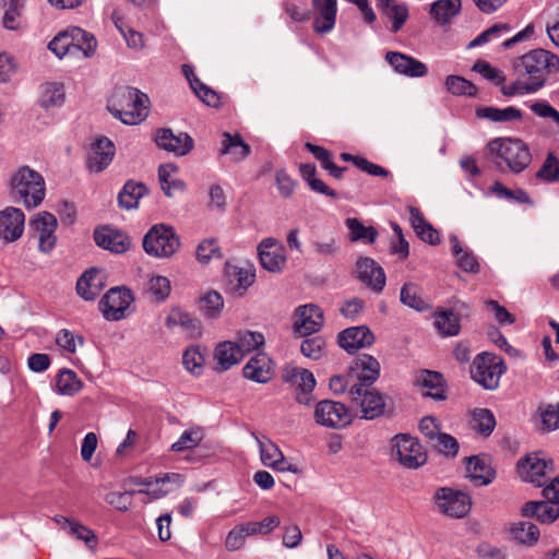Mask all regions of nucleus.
<instances>
[{"label": "nucleus", "mask_w": 559, "mask_h": 559, "mask_svg": "<svg viewBox=\"0 0 559 559\" xmlns=\"http://www.w3.org/2000/svg\"><path fill=\"white\" fill-rule=\"evenodd\" d=\"M490 162L500 171L522 173L532 162L528 146L520 139L497 138L487 144Z\"/></svg>", "instance_id": "obj_1"}, {"label": "nucleus", "mask_w": 559, "mask_h": 559, "mask_svg": "<svg viewBox=\"0 0 559 559\" xmlns=\"http://www.w3.org/2000/svg\"><path fill=\"white\" fill-rule=\"evenodd\" d=\"M108 110L122 123L135 126L148 116L150 98L135 87H118L109 99Z\"/></svg>", "instance_id": "obj_2"}, {"label": "nucleus", "mask_w": 559, "mask_h": 559, "mask_svg": "<svg viewBox=\"0 0 559 559\" xmlns=\"http://www.w3.org/2000/svg\"><path fill=\"white\" fill-rule=\"evenodd\" d=\"M514 69L520 75L527 76L531 83H538L542 90L548 75L558 72L559 57L542 48L533 49L516 59Z\"/></svg>", "instance_id": "obj_3"}, {"label": "nucleus", "mask_w": 559, "mask_h": 559, "mask_svg": "<svg viewBox=\"0 0 559 559\" xmlns=\"http://www.w3.org/2000/svg\"><path fill=\"white\" fill-rule=\"evenodd\" d=\"M13 198L19 199L27 209L41 204L46 195L44 177L28 166L20 167L10 178Z\"/></svg>", "instance_id": "obj_4"}, {"label": "nucleus", "mask_w": 559, "mask_h": 559, "mask_svg": "<svg viewBox=\"0 0 559 559\" xmlns=\"http://www.w3.org/2000/svg\"><path fill=\"white\" fill-rule=\"evenodd\" d=\"M507 367L503 359L492 353L478 354L472 364V379L486 390H496Z\"/></svg>", "instance_id": "obj_5"}, {"label": "nucleus", "mask_w": 559, "mask_h": 559, "mask_svg": "<svg viewBox=\"0 0 559 559\" xmlns=\"http://www.w3.org/2000/svg\"><path fill=\"white\" fill-rule=\"evenodd\" d=\"M180 240L173 227L154 225L143 238L144 251L155 258H169L179 248Z\"/></svg>", "instance_id": "obj_6"}, {"label": "nucleus", "mask_w": 559, "mask_h": 559, "mask_svg": "<svg viewBox=\"0 0 559 559\" xmlns=\"http://www.w3.org/2000/svg\"><path fill=\"white\" fill-rule=\"evenodd\" d=\"M432 500L439 513L453 519L465 518L472 508L469 495L451 487L438 488Z\"/></svg>", "instance_id": "obj_7"}, {"label": "nucleus", "mask_w": 559, "mask_h": 559, "mask_svg": "<svg viewBox=\"0 0 559 559\" xmlns=\"http://www.w3.org/2000/svg\"><path fill=\"white\" fill-rule=\"evenodd\" d=\"M391 454L406 468H418L427 461V455L423 451L417 439L409 435H397L392 439Z\"/></svg>", "instance_id": "obj_8"}, {"label": "nucleus", "mask_w": 559, "mask_h": 559, "mask_svg": "<svg viewBox=\"0 0 559 559\" xmlns=\"http://www.w3.org/2000/svg\"><path fill=\"white\" fill-rule=\"evenodd\" d=\"M313 416L318 425L333 429L344 428L352 423V415L347 406L331 400L317 403Z\"/></svg>", "instance_id": "obj_9"}, {"label": "nucleus", "mask_w": 559, "mask_h": 559, "mask_svg": "<svg viewBox=\"0 0 559 559\" xmlns=\"http://www.w3.org/2000/svg\"><path fill=\"white\" fill-rule=\"evenodd\" d=\"M258 257L261 266L267 272L280 274L286 267V249L276 238L262 239L258 245Z\"/></svg>", "instance_id": "obj_10"}, {"label": "nucleus", "mask_w": 559, "mask_h": 559, "mask_svg": "<svg viewBox=\"0 0 559 559\" xmlns=\"http://www.w3.org/2000/svg\"><path fill=\"white\" fill-rule=\"evenodd\" d=\"M252 437L258 444L260 460L264 466L277 472L299 473V468L285 459L283 452L271 439L265 436H259L255 432H252Z\"/></svg>", "instance_id": "obj_11"}, {"label": "nucleus", "mask_w": 559, "mask_h": 559, "mask_svg": "<svg viewBox=\"0 0 559 559\" xmlns=\"http://www.w3.org/2000/svg\"><path fill=\"white\" fill-rule=\"evenodd\" d=\"M283 380L297 389L296 400L299 404L310 405L311 393L317 384L311 371L299 367H287L283 372Z\"/></svg>", "instance_id": "obj_12"}, {"label": "nucleus", "mask_w": 559, "mask_h": 559, "mask_svg": "<svg viewBox=\"0 0 559 559\" xmlns=\"http://www.w3.org/2000/svg\"><path fill=\"white\" fill-rule=\"evenodd\" d=\"M133 296L129 289L111 288L100 300L103 316L110 321H118L126 317Z\"/></svg>", "instance_id": "obj_13"}, {"label": "nucleus", "mask_w": 559, "mask_h": 559, "mask_svg": "<svg viewBox=\"0 0 559 559\" xmlns=\"http://www.w3.org/2000/svg\"><path fill=\"white\" fill-rule=\"evenodd\" d=\"M58 223L55 215L48 212L38 213L32 221L31 227L38 237V248L44 253H49L56 246L55 235Z\"/></svg>", "instance_id": "obj_14"}, {"label": "nucleus", "mask_w": 559, "mask_h": 559, "mask_svg": "<svg viewBox=\"0 0 559 559\" xmlns=\"http://www.w3.org/2000/svg\"><path fill=\"white\" fill-rule=\"evenodd\" d=\"M360 408L361 418L367 420L376 419L384 414L385 401L382 393L372 388L359 385V397L352 399Z\"/></svg>", "instance_id": "obj_15"}, {"label": "nucleus", "mask_w": 559, "mask_h": 559, "mask_svg": "<svg viewBox=\"0 0 559 559\" xmlns=\"http://www.w3.org/2000/svg\"><path fill=\"white\" fill-rule=\"evenodd\" d=\"M25 225V215L22 210L8 206L0 212V239L13 242L21 238Z\"/></svg>", "instance_id": "obj_16"}, {"label": "nucleus", "mask_w": 559, "mask_h": 559, "mask_svg": "<svg viewBox=\"0 0 559 559\" xmlns=\"http://www.w3.org/2000/svg\"><path fill=\"white\" fill-rule=\"evenodd\" d=\"M323 325L322 310L312 304L300 306L296 311L295 332L306 336L318 332Z\"/></svg>", "instance_id": "obj_17"}, {"label": "nucleus", "mask_w": 559, "mask_h": 559, "mask_svg": "<svg viewBox=\"0 0 559 559\" xmlns=\"http://www.w3.org/2000/svg\"><path fill=\"white\" fill-rule=\"evenodd\" d=\"M349 371L357 384L369 388L380 376V364L373 356L365 354L355 358Z\"/></svg>", "instance_id": "obj_18"}, {"label": "nucleus", "mask_w": 559, "mask_h": 559, "mask_svg": "<svg viewBox=\"0 0 559 559\" xmlns=\"http://www.w3.org/2000/svg\"><path fill=\"white\" fill-rule=\"evenodd\" d=\"M385 61L396 73L408 78H423L428 73V68L424 62L402 52H386Z\"/></svg>", "instance_id": "obj_19"}, {"label": "nucleus", "mask_w": 559, "mask_h": 559, "mask_svg": "<svg viewBox=\"0 0 559 559\" xmlns=\"http://www.w3.org/2000/svg\"><path fill=\"white\" fill-rule=\"evenodd\" d=\"M358 278L376 293L383 290L385 286V273L383 269L371 258H360L356 263Z\"/></svg>", "instance_id": "obj_20"}, {"label": "nucleus", "mask_w": 559, "mask_h": 559, "mask_svg": "<svg viewBox=\"0 0 559 559\" xmlns=\"http://www.w3.org/2000/svg\"><path fill=\"white\" fill-rule=\"evenodd\" d=\"M373 343L374 336L367 325L347 328L338 335L340 346L348 353H355Z\"/></svg>", "instance_id": "obj_21"}, {"label": "nucleus", "mask_w": 559, "mask_h": 559, "mask_svg": "<svg viewBox=\"0 0 559 559\" xmlns=\"http://www.w3.org/2000/svg\"><path fill=\"white\" fill-rule=\"evenodd\" d=\"M155 142L158 147L178 156L188 154L193 147V140L189 134H174L170 129L158 130Z\"/></svg>", "instance_id": "obj_22"}, {"label": "nucleus", "mask_w": 559, "mask_h": 559, "mask_svg": "<svg viewBox=\"0 0 559 559\" xmlns=\"http://www.w3.org/2000/svg\"><path fill=\"white\" fill-rule=\"evenodd\" d=\"M94 240L98 247L115 253H123L131 246L130 238L124 233L110 227L96 229Z\"/></svg>", "instance_id": "obj_23"}, {"label": "nucleus", "mask_w": 559, "mask_h": 559, "mask_svg": "<svg viewBox=\"0 0 559 559\" xmlns=\"http://www.w3.org/2000/svg\"><path fill=\"white\" fill-rule=\"evenodd\" d=\"M312 7L316 11L314 31L319 34L331 32L336 22L337 0H318Z\"/></svg>", "instance_id": "obj_24"}, {"label": "nucleus", "mask_w": 559, "mask_h": 559, "mask_svg": "<svg viewBox=\"0 0 559 559\" xmlns=\"http://www.w3.org/2000/svg\"><path fill=\"white\" fill-rule=\"evenodd\" d=\"M115 146L107 138L97 139L91 146L87 164L93 171L104 170L112 160Z\"/></svg>", "instance_id": "obj_25"}, {"label": "nucleus", "mask_w": 559, "mask_h": 559, "mask_svg": "<svg viewBox=\"0 0 559 559\" xmlns=\"http://www.w3.org/2000/svg\"><path fill=\"white\" fill-rule=\"evenodd\" d=\"M105 287V276L97 269L85 271L76 282V292L85 300H94Z\"/></svg>", "instance_id": "obj_26"}, {"label": "nucleus", "mask_w": 559, "mask_h": 559, "mask_svg": "<svg viewBox=\"0 0 559 559\" xmlns=\"http://www.w3.org/2000/svg\"><path fill=\"white\" fill-rule=\"evenodd\" d=\"M548 469V463L537 454H528L518 463V471L525 481L543 486L542 478Z\"/></svg>", "instance_id": "obj_27"}, {"label": "nucleus", "mask_w": 559, "mask_h": 559, "mask_svg": "<svg viewBox=\"0 0 559 559\" xmlns=\"http://www.w3.org/2000/svg\"><path fill=\"white\" fill-rule=\"evenodd\" d=\"M242 371L246 379L266 383L272 379L273 364L265 354L259 353L245 365Z\"/></svg>", "instance_id": "obj_28"}, {"label": "nucleus", "mask_w": 559, "mask_h": 559, "mask_svg": "<svg viewBox=\"0 0 559 559\" xmlns=\"http://www.w3.org/2000/svg\"><path fill=\"white\" fill-rule=\"evenodd\" d=\"M475 114L477 118L486 119L492 123H510L521 121L523 119V112L514 106H508L504 108L480 106L476 108Z\"/></svg>", "instance_id": "obj_29"}, {"label": "nucleus", "mask_w": 559, "mask_h": 559, "mask_svg": "<svg viewBox=\"0 0 559 559\" xmlns=\"http://www.w3.org/2000/svg\"><path fill=\"white\" fill-rule=\"evenodd\" d=\"M82 28L73 27L71 29L60 32L48 44L49 50L59 59L67 55H76L74 41L83 38Z\"/></svg>", "instance_id": "obj_30"}, {"label": "nucleus", "mask_w": 559, "mask_h": 559, "mask_svg": "<svg viewBox=\"0 0 559 559\" xmlns=\"http://www.w3.org/2000/svg\"><path fill=\"white\" fill-rule=\"evenodd\" d=\"M417 384L423 396L438 401L447 397L443 377L437 371L423 370L417 378Z\"/></svg>", "instance_id": "obj_31"}, {"label": "nucleus", "mask_w": 559, "mask_h": 559, "mask_svg": "<svg viewBox=\"0 0 559 559\" xmlns=\"http://www.w3.org/2000/svg\"><path fill=\"white\" fill-rule=\"evenodd\" d=\"M377 7L392 22L391 32H400L408 19L407 5L396 0H377Z\"/></svg>", "instance_id": "obj_32"}, {"label": "nucleus", "mask_w": 559, "mask_h": 559, "mask_svg": "<svg viewBox=\"0 0 559 559\" xmlns=\"http://www.w3.org/2000/svg\"><path fill=\"white\" fill-rule=\"evenodd\" d=\"M466 472L467 477L476 486L489 485L495 479V471L492 467L485 459L477 455L467 457Z\"/></svg>", "instance_id": "obj_33"}, {"label": "nucleus", "mask_w": 559, "mask_h": 559, "mask_svg": "<svg viewBox=\"0 0 559 559\" xmlns=\"http://www.w3.org/2000/svg\"><path fill=\"white\" fill-rule=\"evenodd\" d=\"M558 503L550 501H531L523 509L524 516L536 518L542 523H552L559 518Z\"/></svg>", "instance_id": "obj_34"}, {"label": "nucleus", "mask_w": 559, "mask_h": 559, "mask_svg": "<svg viewBox=\"0 0 559 559\" xmlns=\"http://www.w3.org/2000/svg\"><path fill=\"white\" fill-rule=\"evenodd\" d=\"M214 358L216 360L215 369L217 371H226L233 366L239 364L243 356L234 342L225 341L216 346Z\"/></svg>", "instance_id": "obj_35"}, {"label": "nucleus", "mask_w": 559, "mask_h": 559, "mask_svg": "<svg viewBox=\"0 0 559 559\" xmlns=\"http://www.w3.org/2000/svg\"><path fill=\"white\" fill-rule=\"evenodd\" d=\"M409 222L417 236L429 245L440 242L438 231L429 224L417 207H409Z\"/></svg>", "instance_id": "obj_36"}, {"label": "nucleus", "mask_w": 559, "mask_h": 559, "mask_svg": "<svg viewBox=\"0 0 559 559\" xmlns=\"http://www.w3.org/2000/svg\"><path fill=\"white\" fill-rule=\"evenodd\" d=\"M461 11V0H437L430 4L429 13L440 25H445Z\"/></svg>", "instance_id": "obj_37"}, {"label": "nucleus", "mask_w": 559, "mask_h": 559, "mask_svg": "<svg viewBox=\"0 0 559 559\" xmlns=\"http://www.w3.org/2000/svg\"><path fill=\"white\" fill-rule=\"evenodd\" d=\"M147 192L146 187L141 182L129 180L118 194L119 206L126 210L136 209L140 199Z\"/></svg>", "instance_id": "obj_38"}, {"label": "nucleus", "mask_w": 559, "mask_h": 559, "mask_svg": "<svg viewBox=\"0 0 559 559\" xmlns=\"http://www.w3.org/2000/svg\"><path fill=\"white\" fill-rule=\"evenodd\" d=\"M450 241L457 265L465 272H478L479 263L474 253L468 248H463L455 235L450 236Z\"/></svg>", "instance_id": "obj_39"}, {"label": "nucleus", "mask_w": 559, "mask_h": 559, "mask_svg": "<svg viewBox=\"0 0 559 559\" xmlns=\"http://www.w3.org/2000/svg\"><path fill=\"white\" fill-rule=\"evenodd\" d=\"M222 154H230L239 162L250 154V146L245 143L239 134L223 133Z\"/></svg>", "instance_id": "obj_40"}, {"label": "nucleus", "mask_w": 559, "mask_h": 559, "mask_svg": "<svg viewBox=\"0 0 559 559\" xmlns=\"http://www.w3.org/2000/svg\"><path fill=\"white\" fill-rule=\"evenodd\" d=\"M83 386L78 374L71 369H62L59 371L56 382V392L64 396H73Z\"/></svg>", "instance_id": "obj_41"}, {"label": "nucleus", "mask_w": 559, "mask_h": 559, "mask_svg": "<svg viewBox=\"0 0 559 559\" xmlns=\"http://www.w3.org/2000/svg\"><path fill=\"white\" fill-rule=\"evenodd\" d=\"M226 273L231 284H235V290L242 295L254 282L255 274L250 269L227 265Z\"/></svg>", "instance_id": "obj_42"}, {"label": "nucleus", "mask_w": 559, "mask_h": 559, "mask_svg": "<svg viewBox=\"0 0 559 559\" xmlns=\"http://www.w3.org/2000/svg\"><path fill=\"white\" fill-rule=\"evenodd\" d=\"M433 324L443 336H455L461 330L460 318L451 310L436 312Z\"/></svg>", "instance_id": "obj_43"}, {"label": "nucleus", "mask_w": 559, "mask_h": 559, "mask_svg": "<svg viewBox=\"0 0 559 559\" xmlns=\"http://www.w3.org/2000/svg\"><path fill=\"white\" fill-rule=\"evenodd\" d=\"M359 385L349 370L346 374L333 376L330 379V390L336 395L347 392L350 400L359 397Z\"/></svg>", "instance_id": "obj_44"}, {"label": "nucleus", "mask_w": 559, "mask_h": 559, "mask_svg": "<svg viewBox=\"0 0 559 559\" xmlns=\"http://www.w3.org/2000/svg\"><path fill=\"white\" fill-rule=\"evenodd\" d=\"M349 230L352 241H362L366 243H373L378 237V231L371 226H365L358 218L350 217L345 222Z\"/></svg>", "instance_id": "obj_45"}, {"label": "nucleus", "mask_w": 559, "mask_h": 559, "mask_svg": "<svg viewBox=\"0 0 559 559\" xmlns=\"http://www.w3.org/2000/svg\"><path fill=\"white\" fill-rule=\"evenodd\" d=\"M511 537L522 545L532 546L539 538V530L531 522H518L510 528Z\"/></svg>", "instance_id": "obj_46"}, {"label": "nucleus", "mask_w": 559, "mask_h": 559, "mask_svg": "<svg viewBox=\"0 0 559 559\" xmlns=\"http://www.w3.org/2000/svg\"><path fill=\"white\" fill-rule=\"evenodd\" d=\"M66 97L63 84L51 82L41 86L40 104L44 108L59 107Z\"/></svg>", "instance_id": "obj_47"}, {"label": "nucleus", "mask_w": 559, "mask_h": 559, "mask_svg": "<svg viewBox=\"0 0 559 559\" xmlns=\"http://www.w3.org/2000/svg\"><path fill=\"white\" fill-rule=\"evenodd\" d=\"M400 300L403 305L417 311H424L429 308V305L420 296L419 286L414 283H405L402 286Z\"/></svg>", "instance_id": "obj_48"}, {"label": "nucleus", "mask_w": 559, "mask_h": 559, "mask_svg": "<svg viewBox=\"0 0 559 559\" xmlns=\"http://www.w3.org/2000/svg\"><path fill=\"white\" fill-rule=\"evenodd\" d=\"M496 426L493 414L487 408H477L472 413L471 427L483 436H489Z\"/></svg>", "instance_id": "obj_49"}, {"label": "nucleus", "mask_w": 559, "mask_h": 559, "mask_svg": "<svg viewBox=\"0 0 559 559\" xmlns=\"http://www.w3.org/2000/svg\"><path fill=\"white\" fill-rule=\"evenodd\" d=\"M234 344L238 347L241 355L259 349L264 344V336L260 332L240 331Z\"/></svg>", "instance_id": "obj_50"}, {"label": "nucleus", "mask_w": 559, "mask_h": 559, "mask_svg": "<svg viewBox=\"0 0 559 559\" xmlns=\"http://www.w3.org/2000/svg\"><path fill=\"white\" fill-rule=\"evenodd\" d=\"M165 324L168 329L181 328L190 333L199 329L197 320L180 309H173L167 316Z\"/></svg>", "instance_id": "obj_51"}, {"label": "nucleus", "mask_w": 559, "mask_h": 559, "mask_svg": "<svg viewBox=\"0 0 559 559\" xmlns=\"http://www.w3.org/2000/svg\"><path fill=\"white\" fill-rule=\"evenodd\" d=\"M252 536L248 524H239L234 526L226 535L225 548L227 551H237L246 544V538Z\"/></svg>", "instance_id": "obj_52"}, {"label": "nucleus", "mask_w": 559, "mask_h": 559, "mask_svg": "<svg viewBox=\"0 0 559 559\" xmlns=\"http://www.w3.org/2000/svg\"><path fill=\"white\" fill-rule=\"evenodd\" d=\"M205 362L204 355L200 346L192 345L188 347L182 355V364L187 371L193 374H201Z\"/></svg>", "instance_id": "obj_53"}, {"label": "nucleus", "mask_w": 559, "mask_h": 559, "mask_svg": "<svg viewBox=\"0 0 559 559\" xmlns=\"http://www.w3.org/2000/svg\"><path fill=\"white\" fill-rule=\"evenodd\" d=\"M447 91L456 96H475L477 94L476 86L460 75H449L445 79Z\"/></svg>", "instance_id": "obj_54"}, {"label": "nucleus", "mask_w": 559, "mask_h": 559, "mask_svg": "<svg viewBox=\"0 0 559 559\" xmlns=\"http://www.w3.org/2000/svg\"><path fill=\"white\" fill-rule=\"evenodd\" d=\"M197 260L201 264H209L213 259L221 258V248L217 239L206 238L202 240L195 250Z\"/></svg>", "instance_id": "obj_55"}, {"label": "nucleus", "mask_w": 559, "mask_h": 559, "mask_svg": "<svg viewBox=\"0 0 559 559\" xmlns=\"http://www.w3.org/2000/svg\"><path fill=\"white\" fill-rule=\"evenodd\" d=\"M499 86L501 93L507 97L535 94L540 90V85L538 83H531L530 81L523 82L521 80L513 81L510 84L503 83Z\"/></svg>", "instance_id": "obj_56"}, {"label": "nucleus", "mask_w": 559, "mask_h": 559, "mask_svg": "<svg viewBox=\"0 0 559 559\" xmlns=\"http://www.w3.org/2000/svg\"><path fill=\"white\" fill-rule=\"evenodd\" d=\"M112 20H114L115 26L118 28V31L124 38L129 48L142 49L144 47L143 35L140 32L126 26L122 19L119 17L117 15V13H114Z\"/></svg>", "instance_id": "obj_57"}, {"label": "nucleus", "mask_w": 559, "mask_h": 559, "mask_svg": "<svg viewBox=\"0 0 559 559\" xmlns=\"http://www.w3.org/2000/svg\"><path fill=\"white\" fill-rule=\"evenodd\" d=\"M540 430L552 431L559 428V404H548L539 407Z\"/></svg>", "instance_id": "obj_58"}, {"label": "nucleus", "mask_w": 559, "mask_h": 559, "mask_svg": "<svg viewBox=\"0 0 559 559\" xmlns=\"http://www.w3.org/2000/svg\"><path fill=\"white\" fill-rule=\"evenodd\" d=\"M203 438V433L199 428H191L185 430L180 438L174 442L170 449L175 452H181L197 447Z\"/></svg>", "instance_id": "obj_59"}, {"label": "nucleus", "mask_w": 559, "mask_h": 559, "mask_svg": "<svg viewBox=\"0 0 559 559\" xmlns=\"http://www.w3.org/2000/svg\"><path fill=\"white\" fill-rule=\"evenodd\" d=\"M224 306L223 297L215 290L207 292L201 298V307L204 314L209 318H216L219 316Z\"/></svg>", "instance_id": "obj_60"}, {"label": "nucleus", "mask_w": 559, "mask_h": 559, "mask_svg": "<svg viewBox=\"0 0 559 559\" xmlns=\"http://www.w3.org/2000/svg\"><path fill=\"white\" fill-rule=\"evenodd\" d=\"M56 343L62 350L74 354L78 345L84 344V338L68 329H62L56 335Z\"/></svg>", "instance_id": "obj_61"}, {"label": "nucleus", "mask_w": 559, "mask_h": 559, "mask_svg": "<svg viewBox=\"0 0 559 559\" xmlns=\"http://www.w3.org/2000/svg\"><path fill=\"white\" fill-rule=\"evenodd\" d=\"M311 246L317 255L325 259H333L340 250L338 242L334 237L316 239Z\"/></svg>", "instance_id": "obj_62"}, {"label": "nucleus", "mask_w": 559, "mask_h": 559, "mask_svg": "<svg viewBox=\"0 0 559 559\" xmlns=\"http://www.w3.org/2000/svg\"><path fill=\"white\" fill-rule=\"evenodd\" d=\"M536 177L547 182L559 181V159L552 153L548 154Z\"/></svg>", "instance_id": "obj_63"}, {"label": "nucleus", "mask_w": 559, "mask_h": 559, "mask_svg": "<svg viewBox=\"0 0 559 559\" xmlns=\"http://www.w3.org/2000/svg\"><path fill=\"white\" fill-rule=\"evenodd\" d=\"M431 444L445 456L454 457L459 452V442L445 432H441Z\"/></svg>", "instance_id": "obj_64"}]
</instances>
